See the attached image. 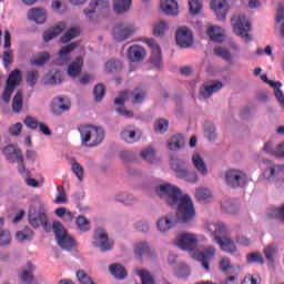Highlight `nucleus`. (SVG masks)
I'll list each match as a JSON object with an SVG mask.
<instances>
[{"mask_svg":"<svg viewBox=\"0 0 284 284\" xmlns=\"http://www.w3.org/2000/svg\"><path fill=\"white\" fill-rule=\"evenodd\" d=\"M155 193L162 201H165L170 207H176L178 210L176 215L168 214L158 221V230H160V232L172 230L179 221L180 223H190V221L196 216L192 197L187 194L183 195L179 186L170 183L161 184L155 189Z\"/></svg>","mask_w":284,"mask_h":284,"instance_id":"nucleus-1","label":"nucleus"},{"mask_svg":"<svg viewBox=\"0 0 284 284\" xmlns=\"http://www.w3.org/2000/svg\"><path fill=\"white\" fill-rule=\"evenodd\" d=\"M209 232L214 236L215 243L220 245L223 252L236 254V244L227 236V226L223 223H213L207 225Z\"/></svg>","mask_w":284,"mask_h":284,"instance_id":"nucleus-2","label":"nucleus"},{"mask_svg":"<svg viewBox=\"0 0 284 284\" xmlns=\"http://www.w3.org/2000/svg\"><path fill=\"white\" fill-rule=\"evenodd\" d=\"M78 130L80 132L81 143L85 145V148H97V145H101L103 139H105V131H103L101 126L89 124L81 125Z\"/></svg>","mask_w":284,"mask_h":284,"instance_id":"nucleus-3","label":"nucleus"},{"mask_svg":"<svg viewBox=\"0 0 284 284\" xmlns=\"http://www.w3.org/2000/svg\"><path fill=\"white\" fill-rule=\"evenodd\" d=\"M231 23L233 26V31L237 34V37H242L246 43L252 41V37H250V30H252V23L250 20L243 14L235 16L231 19Z\"/></svg>","mask_w":284,"mask_h":284,"instance_id":"nucleus-4","label":"nucleus"},{"mask_svg":"<svg viewBox=\"0 0 284 284\" xmlns=\"http://www.w3.org/2000/svg\"><path fill=\"white\" fill-rule=\"evenodd\" d=\"M53 232L55 234V240L58 242V245H60L62 250H67V252H71V250L75 245L74 239L68 235V231L65 230V227L61 222L53 223Z\"/></svg>","mask_w":284,"mask_h":284,"instance_id":"nucleus-5","label":"nucleus"},{"mask_svg":"<svg viewBox=\"0 0 284 284\" xmlns=\"http://www.w3.org/2000/svg\"><path fill=\"white\" fill-rule=\"evenodd\" d=\"M175 245L184 252H194L199 247V236L190 232L179 233L175 237Z\"/></svg>","mask_w":284,"mask_h":284,"instance_id":"nucleus-6","label":"nucleus"},{"mask_svg":"<svg viewBox=\"0 0 284 284\" xmlns=\"http://www.w3.org/2000/svg\"><path fill=\"white\" fill-rule=\"evenodd\" d=\"M29 223L32 227H43L47 230L48 227V214L45 211V206L43 204H40L39 210H37L33 206H30L29 209Z\"/></svg>","mask_w":284,"mask_h":284,"instance_id":"nucleus-7","label":"nucleus"},{"mask_svg":"<svg viewBox=\"0 0 284 284\" xmlns=\"http://www.w3.org/2000/svg\"><path fill=\"white\" fill-rule=\"evenodd\" d=\"M20 83L21 70L16 69L9 74L7 79V84L2 93V101L4 103H10V99H12V94L14 93V90H17V87L20 85Z\"/></svg>","mask_w":284,"mask_h":284,"instance_id":"nucleus-8","label":"nucleus"},{"mask_svg":"<svg viewBox=\"0 0 284 284\" xmlns=\"http://www.w3.org/2000/svg\"><path fill=\"white\" fill-rule=\"evenodd\" d=\"M2 154H4L9 163H19L18 172H20V174L26 172V164H23V152L21 149H17L14 145L10 144L2 149Z\"/></svg>","mask_w":284,"mask_h":284,"instance_id":"nucleus-9","label":"nucleus"},{"mask_svg":"<svg viewBox=\"0 0 284 284\" xmlns=\"http://www.w3.org/2000/svg\"><path fill=\"white\" fill-rule=\"evenodd\" d=\"M93 245L101 252H110L114 247V241L110 240L105 229L98 227L93 233Z\"/></svg>","mask_w":284,"mask_h":284,"instance_id":"nucleus-10","label":"nucleus"},{"mask_svg":"<svg viewBox=\"0 0 284 284\" xmlns=\"http://www.w3.org/2000/svg\"><path fill=\"white\" fill-rule=\"evenodd\" d=\"M143 43L148 45L151 50V59L150 63L153 65V68H158V70H161L163 68V59L161 55V45H159L158 42L154 41V39L144 38Z\"/></svg>","mask_w":284,"mask_h":284,"instance_id":"nucleus-11","label":"nucleus"},{"mask_svg":"<svg viewBox=\"0 0 284 284\" xmlns=\"http://www.w3.org/2000/svg\"><path fill=\"white\" fill-rule=\"evenodd\" d=\"M134 32H136L134 26L120 23L113 28L112 36L115 41H125L130 37H134Z\"/></svg>","mask_w":284,"mask_h":284,"instance_id":"nucleus-12","label":"nucleus"},{"mask_svg":"<svg viewBox=\"0 0 284 284\" xmlns=\"http://www.w3.org/2000/svg\"><path fill=\"white\" fill-rule=\"evenodd\" d=\"M175 41L180 48H191L192 43H194L192 30L187 27L179 28L175 34Z\"/></svg>","mask_w":284,"mask_h":284,"instance_id":"nucleus-13","label":"nucleus"},{"mask_svg":"<svg viewBox=\"0 0 284 284\" xmlns=\"http://www.w3.org/2000/svg\"><path fill=\"white\" fill-rule=\"evenodd\" d=\"M79 48V42H72L62 47L58 52V59L54 61L55 65H68L70 63V52H74Z\"/></svg>","mask_w":284,"mask_h":284,"instance_id":"nucleus-14","label":"nucleus"},{"mask_svg":"<svg viewBox=\"0 0 284 284\" xmlns=\"http://www.w3.org/2000/svg\"><path fill=\"white\" fill-rule=\"evenodd\" d=\"M211 9L219 21H225L227 17V0H211Z\"/></svg>","mask_w":284,"mask_h":284,"instance_id":"nucleus-15","label":"nucleus"},{"mask_svg":"<svg viewBox=\"0 0 284 284\" xmlns=\"http://www.w3.org/2000/svg\"><path fill=\"white\" fill-rule=\"evenodd\" d=\"M120 136L125 143H136L138 141H141V131H138L132 125H128L122 129Z\"/></svg>","mask_w":284,"mask_h":284,"instance_id":"nucleus-16","label":"nucleus"},{"mask_svg":"<svg viewBox=\"0 0 284 284\" xmlns=\"http://www.w3.org/2000/svg\"><path fill=\"white\" fill-rule=\"evenodd\" d=\"M223 89V82L221 81H210L203 84L200 89V95L202 99H210L214 92Z\"/></svg>","mask_w":284,"mask_h":284,"instance_id":"nucleus-17","label":"nucleus"},{"mask_svg":"<svg viewBox=\"0 0 284 284\" xmlns=\"http://www.w3.org/2000/svg\"><path fill=\"white\" fill-rule=\"evenodd\" d=\"M160 8L164 14L176 17L179 14V2L175 0H161Z\"/></svg>","mask_w":284,"mask_h":284,"instance_id":"nucleus-18","label":"nucleus"},{"mask_svg":"<svg viewBox=\"0 0 284 284\" xmlns=\"http://www.w3.org/2000/svg\"><path fill=\"white\" fill-rule=\"evenodd\" d=\"M81 70H83V58L77 57L74 61L69 64L67 73L71 79H77V77L81 74Z\"/></svg>","mask_w":284,"mask_h":284,"instance_id":"nucleus-19","label":"nucleus"},{"mask_svg":"<svg viewBox=\"0 0 284 284\" xmlns=\"http://www.w3.org/2000/svg\"><path fill=\"white\" fill-rule=\"evenodd\" d=\"M20 281L24 284L34 283V265L30 262L27 263V266L22 268V272L19 274Z\"/></svg>","mask_w":284,"mask_h":284,"instance_id":"nucleus-20","label":"nucleus"},{"mask_svg":"<svg viewBox=\"0 0 284 284\" xmlns=\"http://www.w3.org/2000/svg\"><path fill=\"white\" fill-rule=\"evenodd\" d=\"M51 108L53 114H63V112H68V110H70V102L59 97L53 100Z\"/></svg>","mask_w":284,"mask_h":284,"instance_id":"nucleus-21","label":"nucleus"},{"mask_svg":"<svg viewBox=\"0 0 284 284\" xmlns=\"http://www.w3.org/2000/svg\"><path fill=\"white\" fill-rule=\"evenodd\" d=\"M65 28V22H60L59 24L51 27L43 33L44 42L52 41V39H57L58 34H61Z\"/></svg>","mask_w":284,"mask_h":284,"instance_id":"nucleus-22","label":"nucleus"},{"mask_svg":"<svg viewBox=\"0 0 284 284\" xmlns=\"http://www.w3.org/2000/svg\"><path fill=\"white\" fill-rule=\"evenodd\" d=\"M206 34L210 37L211 41H215V43H221L223 39H225V33H223V28L221 27H209Z\"/></svg>","mask_w":284,"mask_h":284,"instance_id":"nucleus-23","label":"nucleus"},{"mask_svg":"<svg viewBox=\"0 0 284 284\" xmlns=\"http://www.w3.org/2000/svg\"><path fill=\"white\" fill-rule=\"evenodd\" d=\"M216 254V247L209 245L203 251L195 254L196 261H212Z\"/></svg>","mask_w":284,"mask_h":284,"instance_id":"nucleus-24","label":"nucleus"},{"mask_svg":"<svg viewBox=\"0 0 284 284\" xmlns=\"http://www.w3.org/2000/svg\"><path fill=\"white\" fill-rule=\"evenodd\" d=\"M195 199L199 203H210L213 199L212 191L210 189L199 187L195 190Z\"/></svg>","mask_w":284,"mask_h":284,"instance_id":"nucleus-25","label":"nucleus"},{"mask_svg":"<svg viewBox=\"0 0 284 284\" xmlns=\"http://www.w3.org/2000/svg\"><path fill=\"white\" fill-rule=\"evenodd\" d=\"M185 145V138L181 134H174L172 138L168 141L166 148L169 150H181Z\"/></svg>","mask_w":284,"mask_h":284,"instance_id":"nucleus-26","label":"nucleus"},{"mask_svg":"<svg viewBox=\"0 0 284 284\" xmlns=\"http://www.w3.org/2000/svg\"><path fill=\"white\" fill-rule=\"evenodd\" d=\"M28 17L31 21L36 23H43L47 19L45 11L43 9L32 8L28 12Z\"/></svg>","mask_w":284,"mask_h":284,"instance_id":"nucleus-27","label":"nucleus"},{"mask_svg":"<svg viewBox=\"0 0 284 284\" xmlns=\"http://www.w3.org/2000/svg\"><path fill=\"white\" fill-rule=\"evenodd\" d=\"M128 57H129V61H132V63H135L136 61L143 58V47L138 44L130 47L128 50Z\"/></svg>","mask_w":284,"mask_h":284,"instance_id":"nucleus-28","label":"nucleus"},{"mask_svg":"<svg viewBox=\"0 0 284 284\" xmlns=\"http://www.w3.org/2000/svg\"><path fill=\"white\" fill-rule=\"evenodd\" d=\"M109 270L112 276H114V278H118V281H123V278L128 276V271H125V267H123V265L121 264H111L109 266Z\"/></svg>","mask_w":284,"mask_h":284,"instance_id":"nucleus-29","label":"nucleus"},{"mask_svg":"<svg viewBox=\"0 0 284 284\" xmlns=\"http://www.w3.org/2000/svg\"><path fill=\"white\" fill-rule=\"evenodd\" d=\"M55 216L64 221V223H72L74 221V213L65 207H58L54 211Z\"/></svg>","mask_w":284,"mask_h":284,"instance_id":"nucleus-30","label":"nucleus"},{"mask_svg":"<svg viewBox=\"0 0 284 284\" xmlns=\"http://www.w3.org/2000/svg\"><path fill=\"white\" fill-rule=\"evenodd\" d=\"M130 6H132V0H114L113 10L116 14H123L130 10Z\"/></svg>","mask_w":284,"mask_h":284,"instance_id":"nucleus-31","label":"nucleus"},{"mask_svg":"<svg viewBox=\"0 0 284 284\" xmlns=\"http://www.w3.org/2000/svg\"><path fill=\"white\" fill-rule=\"evenodd\" d=\"M99 6H102L103 8H110V4L108 1L93 0L90 2L89 9H84L85 17H88L89 19H92V14H94V9L99 8Z\"/></svg>","mask_w":284,"mask_h":284,"instance_id":"nucleus-32","label":"nucleus"},{"mask_svg":"<svg viewBox=\"0 0 284 284\" xmlns=\"http://www.w3.org/2000/svg\"><path fill=\"white\" fill-rule=\"evenodd\" d=\"M192 161H193L194 168H196V171L201 172V174H203V176H205V174H207V165L203 161V158H201L200 154H194L192 156Z\"/></svg>","mask_w":284,"mask_h":284,"instance_id":"nucleus-33","label":"nucleus"},{"mask_svg":"<svg viewBox=\"0 0 284 284\" xmlns=\"http://www.w3.org/2000/svg\"><path fill=\"white\" fill-rule=\"evenodd\" d=\"M23 110V92L18 91L12 99V111L19 114Z\"/></svg>","mask_w":284,"mask_h":284,"instance_id":"nucleus-34","label":"nucleus"},{"mask_svg":"<svg viewBox=\"0 0 284 284\" xmlns=\"http://www.w3.org/2000/svg\"><path fill=\"white\" fill-rule=\"evenodd\" d=\"M129 93V101H131V103L133 105H136L138 103H142L143 102V89L141 88H135L133 91H128Z\"/></svg>","mask_w":284,"mask_h":284,"instance_id":"nucleus-35","label":"nucleus"},{"mask_svg":"<svg viewBox=\"0 0 284 284\" xmlns=\"http://www.w3.org/2000/svg\"><path fill=\"white\" fill-rule=\"evenodd\" d=\"M170 165L174 172L182 174V176H187V170H185V163L180 160H171Z\"/></svg>","mask_w":284,"mask_h":284,"instance_id":"nucleus-36","label":"nucleus"},{"mask_svg":"<svg viewBox=\"0 0 284 284\" xmlns=\"http://www.w3.org/2000/svg\"><path fill=\"white\" fill-rule=\"evenodd\" d=\"M32 236H34V232L29 227H24L22 231L16 233V239L20 243H23V241H32Z\"/></svg>","mask_w":284,"mask_h":284,"instance_id":"nucleus-37","label":"nucleus"},{"mask_svg":"<svg viewBox=\"0 0 284 284\" xmlns=\"http://www.w3.org/2000/svg\"><path fill=\"white\" fill-rule=\"evenodd\" d=\"M81 34V29L79 27H73L69 29L64 36L61 38V43H69L71 39H77Z\"/></svg>","mask_w":284,"mask_h":284,"instance_id":"nucleus-38","label":"nucleus"},{"mask_svg":"<svg viewBox=\"0 0 284 284\" xmlns=\"http://www.w3.org/2000/svg\"><path fill=\"white\" fill-rule=\"evenodd\" d=\"M75 225H77V230H79V232H89V230H90V221L83 215L77 216Z\"/></svg>","mask_w":284,"mask_h":284,"instance_id":"nucleus-39","label":"nucleus"},{"mask_svg":"<svg viewBox=\"0 0 284 284\" xmlns=\"http://www.w3.org/2000/svg\"><path fill=\"white\" fill-rule=\"evenodd\" d=\"M50 61V53L42 52L39 53L38 57L30 61L31 65H36L38 68H41V65H45Z\"/></svg>","mask_w":284,"mask_h":284,"instance_id":"nucleus-40","label":"nucleus"},{"mask_svg":"<svg viewBox=\"0 0 284 284\" xmlns=\"http://www.w3.org/2000/svg\"><path fill=\"white\" fill-rule=\"evenodd\" d=\"M57 196L53 201L57 205H63V203H68V195L65 194V189L63 185H59L57 189Z\"/></svg>","mask_w":284,"mask_h":284,"instance_id":"nucleus-41","label":"nucleus"},{"mask_svg":"<svg viewBox=\"0 0 284 284\" xmlns=\"http://www.w3.org/2000/svg\"><path fill=\"white\" fill-rule=\"evenodd\" d=\"M143 159L148 161V163H156V161H159V158H156V150L152 146L144 149Z\"/></svg>","mask_w":284,"mask_h":284,"instance_id":"nucleus-42","label":"nucleus"},{"mask_svg":"<svg viewBox=\"0 0 284 284\" xmlns=\"http://www.w3.org/2000/svg\"><path fill=\"white\" fill-rule=\"evenodd\" d=\"M93 95H94V101H97V103H100V101H103V97H105V85L101 83L97 84L93 89Z\"/></svg>","mask_w":284,"mask_h":284,"instance_id":"nucleus-43","label":"nucleus"},{"mask_svg":"<svg viewBox=\"0 0 284 284\" xmlns=\"http://www.w3.org/2000/svg\"><path fill=\"white\" fill-rule=\"evenodd\" d=\"M246 261L248 264L257 263L258 265H263L265 261L263 260V254L261 252H253L246 255Z\"/></svg>","mask_w":284,"mask_h":284,"instance_id":"nucleus-44","label":"nucleus"},{"mask_svg":"<svg viewBox=\"0 0 284 284\" xmlns=\"http://www.w3.org/2000/svg\"><path fill=\"white\" fill-rule=\"evenodd\" d=\"M11 243H12V234H10V231L8 230L0 231V247H6Z\"/></svg>","mask_w":284,"mask_h":284,"instance_id":"nucleus-45","label":"nucleus"},{"mask_svg":"<svg viewBox=\"0 0 284 284\" xmlns=\"http://www.w3.org/2000/svg\"><path fill=\"white\" fill-rule=\"evenodd\" d=\"M168 128H170V122L165 119H159L154 123V131L160 132V134H163V132H166Z\"/></svg>","mask_w":284,"mask_h":284,"instance_id":"nucleus-46","label":"nucleus"},{"mask_svg":"<svg viewBox=\"0 0 284 284\" xmlns=\"http://www.w3.org/2000/svg\"><path fill=\"white\" fill-rule=\"evenodd\" d=\"M44 83L47 85H57L61 83V73L55 72L54 74H47L44 77Z\"/></svg>","mask_w":284,"mask_h":284,"instance_id":"nucleus-47","label":"nucleus"},{"mask_svg":"<svg viewBox=\"0 0 284 284\" xmlns=\"http://www.w3.org/2000/svg\"><path fill=\"white\" fill-rule=\"evenodd\" d=\"M225 183L229 187H245L247 180L245 179H226Z\"/></svg>","mask_w":284,"mask_h":284,"instance_id":"nucleus-48","label":"nucleus"},{"mask_svg":"<svg viewBox=\"0 0 284 284\" xmlns=\"http://www.w3.org/2000/svg\"><path fill=\"white\" fill-rule=\"evenodd\" d=\"M123 64L119 60H109L105 63V72H116V70H121Z\"/></svg>","mask_w":284,"mask_h":284,"instance_id":"nucleus-49","label":"nucleus"},{"mask_svg":"<svg viewBox=\"0 0 284 284\" xmlns=\"http://www.w3.org/2000/svg\"><path fill=\"white\" fill-rule=\"evenodd\" d=\"M220 270L224 274H230L232 272V270H234V266H232V262L230 261L229 257H223L220 261Z\"/></svg>","mask_w":284,"mask_h":284,"instance_id":"nucleus-50","label":"nucleus"},{"mask_svg":"<svg viewBox=\"0 0 284 284\" xmlns=\"http://www.w3.org/2000/svg\"><path fill=\"white\" fill-rule=\"evenodd\" d=\"M165 30H168V23L162 20L154 26L153 34L154 37H163V34H165Z\"/></svg>","mask_w":284,"mask_h":284,"instance_id":"nucleus-51","label":"nucleus"},{"mask_svg":"<svg viewBox=\"0 0 284 284\" xmlns=\"http://www.w3.org/2000/svg\"><path fill=\"white\" fill-rule=\"evenodd\" d=\"M37 81H39V71L32 70L27 72V83L34 88L37 85Z\"/></svg>","mask_w":284,"mask_h":284,"instance_id":"nucleus-52","label":"nucleus"},{"mask_svg":"<svg viewBox=\"0 0 284 284\" xmlns=\"http://www.w3.org/2000/svg\"><path fill=\"white\" fill-rule=\"evenodd\" d=\"M226 179H247V174L241 170H229L226 171Z\"/></svg>","mask_w":284,"mask_h":284,"instance_id":"nucleus-53","label":"nucleus"},{"mask_svg":"<svg viewBox=\"0 0 284 284\" xmlns=\"http://www.w3.org/2000/svg\"><path fill=\"white\" fill-rule=\"evenodd\" d=\"M189 8L191 14H199L203 10V3L199 0H191L189 1Z\"/></svg>","mask_w":284,"mask_h":284,"instance_id":"nucleus-54","label":"nucleus"},{"mask_svg":"<svg viewBox=\"0 0 284 284\" xmlns=\"http://www.w3.org/2000/svg\"><path fill=\"white\" fill-rule=\"evenodd\" d=\"M214 53L216 54V57H221L225 61H232V53H230L227 49L217 47L214 49Z\"/></svg>","mask_w":284,"mask_h":284,"instance_id":"nucleus-55","label":"nucleus"},{"mask_svg":"<svg viewBox=\"0 0 284 284\" xmlns=\"http://www.w3.org/2000/svg\"><path fill=\"white\" fill-rule=\"evenodd\" d=\"M116 201L124 203V205H132L134 203V195L122 193L116 196Z\"/></svg>","mask_w":284,"mask_h":284,"instance_id":"nucleus-56","label":"nucleus"},{"mask_svg":"<svg viewBox=\"0 0 284 284\" xmlns=\"http://www.w3.org/2000/svg\"><path fill=\"white\" fill-rule=\"evenodd\" d=\"M205 135L209 141H216V128L214 124L210 123L207 126H205Z\"/></svg>","mask_w":284,"mask_h":284,"instance_id":"nucleus-57","label":"nucleus"},{"mask_svg":"<svg viewBox=\"0 0 284 284\" xmlns=\"http://www.w3.org/2000/svg\"><path fill=\"white\" fill-rule=\"evenodd\" d=\"M2 59L4 68H9V65H12L14 61V58L12 57V51L10 49L6 50L2 54Z\"/></svg>","mask_w":284,"mask_h":284,"instance_id":"nucleus-58","label":"nucleus"},{"mask_svg":"<svg viewBox=\"0 0 284 284\" xmlns=\"http://www.w3.org/2000/svg\"><path fill=\"white\" fill-rule=\"evenodd\" d=\"M125 101H130V93L128 91H122L119 98L114 99L115 105H125Z\"/></svg>","mask_w":284,"mask_h":284,"instance_id":"nucleus-59","label":"nucleus"},{"mask_svg":"<svg viewBox=\"0 0 284 284\" xmlns=\"http://www.w3.org/2000/svg\"><path fill=\"white\" fill-rule=\"evenodd\" d=\"M271 219H277L278 221L284 222V205L280 209L275 207L270 213Z\"/></svg>","mask_w":284,"mask_h":284,"instance_id":"nucleus-60","label":"nucleus"},{"mask_svg":"<svg viewBox=\"0 0 284 284\" xmlns=\"http://www.w3.org/2000/svg\"><path fill=\"white\" fill-rule=\"evenodd\" d=\"M271 176L284 179V165H276L271 169Z\"/></svg>","mask_w":284,"mask_h":284,"instance_id":"nucleus-61","label":"nucleus"},{"mask_svg":"<svg viewBox=\"0 0 284 284\" xmlns=\"http://www.w3.org/2000/svg\"><path fill=\"white\" fill-rule=\"evenodd\" d=\"M39 121H37V119L32 118L31 115H28L24 119V125H27V128H30V130H37V128H39Z\"/></svg>","mask_w":284,"mask_h":284,"instance_id":"nucleus-62","label":"nucleus"},{"mask_svg":"<svg viewBox=\"0 0 284 284\" xmlns=\"http://www.w3.org/2000/svg\"><path fill=\"white\" fill-rule=\"evenodd\" d=\"M260 281L261 276H258V274L246 275L243 278L242 284H258Z\"/></svg>","mask_w":284,"mask_h":284,"instance_id":"nucleus-63","label":"nucleus"},{"mask_svg":"<svg viewBox=\"0 0 284 284\" xmlns=\"http://www.w3.org/2000/svg\"><path fill=\"white\" fill-rule=\"evenodd\" d=\"M143 284H156V278L148 270H143Z\"/></svg>","mask_w":284,"mask_h":284,"instance_id":"nucleus-64","label":"nucleus"}]
</instances>
